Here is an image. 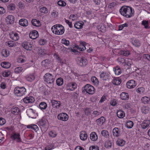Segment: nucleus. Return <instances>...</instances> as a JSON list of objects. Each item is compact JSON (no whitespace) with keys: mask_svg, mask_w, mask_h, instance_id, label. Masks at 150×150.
Returning a JSON list of instances; mask_svg holds the SVG:
<instances>
[{"mask_svg":"<svg viewBox=\"0 0 150 150\" xmlns=\"http://www.w3.org/2000/svg\"><path fill=\"white\" fill-rule=\"evenodd\" d=\"M119 12L122 15L128 18L131 17L134 13V10L131 7L125 6L121 7Z\"/></svg>","mask_w":150,"mask_h":150,"instance_id":"nucleus-1","label":"nucleus"},{"mask_svg":"<svg viewBox=\"0 0 150 150\" xmlns=\"http://www.w3.org/2000/svg\"><path fill=\"white\" fill-rule=\"evenodd\" d=\"M51 30L54 33L60 35L64 33V27L62 25L56 24L52 26Z\"/></svg>","mask_w":150,"mask_h":150,"instance_id":"nucleus-2","label":"nucleus"},{"mask_svg":"<svg viewBox=\"0 0 150 150\" xmlns=\"http://www.w3.org/2000/svg\"><path fill=\"white\" fill-rule=\"evenodd\" d=\"M45 81L47 84L53 85L55 80V77L52 74L46 73L43 76Z\"/></svg>","mask_w":150,"mask_h":150,"instance_id":"nucleus-3","label":"nucleus"},{"mask_svg":"<svg viewBox=\"0 0 150 150\" xmlns=\"http://www.w3.org/2000/svg\"><path fill=\"white\" fill-rule=\"evenodd\" d=\"M26 92V90L24 87H16L14 89V93L18 96H21L25 94Z\"/></svg>","mask_w":150,"mask_h":150,"instance_id":"nucleus-4","label":"nucleus"},{"mask_svg":"<svg viewBox=\"0 0 150 150\" xmlns=\"http://www.w3.org/2000/svg\"><path fill=\"white\" fill-rule=\"evenodd\" d=\"M83 92H85L86 93L92 95L94 94L95 92V89L92 86L89 84H86L82 89Z\"/></svg>","mask_w":150,"mask_h":150,"instance_id":"nucleus-5","label":"nucleus"},{"mask_svg":"<svg viewBox=\"0 0 150 150\" xmlns=\"http://www.w3.org/2000/svg\"><path fill=\"white\" fill-rule=\"evenodd\" d=\"M77 63L79 66L84 67L87 65L88 62L86 58L80 57L78 58Z\"/></svg>","mask_w":150,"mask_h":150,"instance_id":"nucleus-6","label":"nucleus"},{"mask_svg":"<svg viewBox=\"0 0 150 150\" xmlns=\"http://www.w3.org/2000/svg\"><path fill=\"white\" fill-rule=\"evenodd\" d=\"M22 46L27 50H31L33 49L32 45L30 42H24L22 44Z\"/></svg>","mask_w":150,"mask_h":150,"instance_id":"nucleus-7","label":"nucleus"},{"mask_svg":"<svg viewBox=\"0 0 150 150\" xmlns=\"http://www.w3.org/2000/svg\"><path fill=\"white\" fill-rule=\"evenodd\" d=\"M57 118L59 120L66 121L68 120V115L66 113H61L58 115Z\"/></svg>","mask_w":150,"mask_h":150,"instance_id":"nucleus-8","label":"nucleus"},{"mask_svg":"<svg viewBox=\"0 0 150 150\" xmlns=\"http://www.w3.org/2000/svg\"><path fill=\"white\" fill-rule=\"evenodd\" d=\"M122 132L121 129L118 127H115L112 130V134L114 137H118L121 136Z\"/></svg>","mask_w":150,"mask_h":150,"instance_id":"nucleus-9","label":"nucleus"},{"mask_svg":"<svg viewBox=\"0 0 150 150\" xmlns=\"http://www.w3.org/2000/svg\"><path fill=\"white\" fill-rule=\"evenodd\" d=\"M10 38L13 40L15 41L18 40L20 38L19 35L15 32H12L9 33Z\"/></svg>","mask_w":150,"mask_h":150,"instance_id":"nucleus-10","label":"nucleus"},{"mask_svg":"<svg viewBox=\"0 0 150 150\" xmlns=\"http://www.w3.org/2000/svg\"><path fill=\"white\" fill-rule=\"evenodd\" d=\"M100 78L103 80H107L110 78V76L108 73L103 71L100 75Z\"/></svg>","mask_w":150,"mask_h":150,"instance_id":"nucleus-11","label":"nucleus"},{"mask_svg":"<svg viewBox=\"0 0 150 150\" xmlns=\"http://www.w3.org/2000/svg\"><path fill=\"white\" fill-rule=\"evenodd\" d=\"M51 103L52 106L54 108H59L61 105V102L59 101H57L55 100H52L51 101Z\"/></svg>","mask_w":150,"mask_h":150,"instance_id":"nucleus-12","label":"nucleus"},{"mask_svg":"<svg viewBox=\"0 0 150 150\" xmlns=\"http://www.w3.org/2000/svg\"><path fill=\"white\" fill-rule=\"evenodd\" d=\"M126 85L128 88H134L136 85L135 82L134 80H132L128 81Z\"/></svg>","mask_w":150,"mask_h":150,"instance_id":"nucleus-13","label":"nucleus"},{"mask_svg":"<svg viewBox=\"0 0 150 150\" xmlns=\"http://www.w3.org/2000/svg\"><path fill=\"white\" fill-rule=\"evenodd\" d=\"M34 98L32 96L26 97L23 99V102L26 103H32L34 102Z\"/></svg>","mask_w":150,"mask_h":150,"instance_id":"nucleus-14","label":"nucleus"},{"mask_svg":"<svg viewBox=\"0 0 150 150\" xmlns=\"http://www.w3.org/2000/svg\"><path fill=\"white\" fill-rule=\"evenodd\" d=\"M11 138L12 139L16 140L17 142H21L20 135L18 133H14L11 135Z\"/></svg>","mask_w":150,"mask_h":150,"instance_id":"nucleus-15","label":"nucleus"},{"mask_svg":"<svg viewBox=\"0 0 150 150\" xmlns=\"http://www.w3.org/2000/svg\"><path fill=\"white\" fill-rule=\"evenodd\" d=\"M11 113L15 115H16L20 114V110L19 108L17 107H13L11 109Z\"/></svg>","mask_w":150,"mask_h":150,"instance_id":"nucleus-16","label":"nucleus"},{"mask_svg":"<svg viewBox=\"0 0 150 150\" xmlns=\"http://www.w3.org/2000/svg\"><path fill=\"white\" fill-rule=\"evenodd\" d=\"M29 36L30 38L33 39H34L37 38L39 36L38 32L36 30H33L31 32Z\"/></svg>","mask_w":150,"mask_h":150,"instance_id":"nucleus-17","label":"nucleus"},{"mask_svg":"<svg viewBox=\"0 0 150 150\" xmlns=\"http://www.w3.org/2000/svg\"><path fill=\"white\" fill-rule=\"evenodd\" d=\"M19 23L20 25L23 27L27 26L28 24V20L24 18L20 19L19 21Z\"/></svg>","mask_w":150,"mask_h":150,"instance_id":"nucleus-18","label":"nucleus"},{"mask_svg":"<svg viewBox=\"0 0 150 150\" xmlns=\"http://www.w3.org/2000/svg\"><path fill=\"white\" fill-rule=\"evenodd\" d=\"M120 98L122 100H128L129 98V94L127 93L122 92L120 95Z\"/></svg>","mask_w":150,"mask_h":150,"instance_id":"nucleus-19","label":"nucleus"},{"mask_svg":"<svg viewBox=\"0 0 150 150\" xmlns=\"http://www.w3.org/2000/svg\"><path fill=\"white\" fill-rule=\"evenodd\" d=\"M150 124L149 120H144L141 123V125L142 128L144 129L147 128Z\"/></svg>","mask_w":150,"mask_h":150,"instance_id":"nucleus-20","label":"nucleus"},{"mask_svg":"<svg viewBox=\"0 0 150 150\" xmlns=\"http://www.w3.org/2000/svg\"><path fill=\"white\" fill-rule=\"evenodd\" d=\"M26 80L29 82L33 81L35 79V76L33 74L27 75L25 77Z\"/></svg>","mask_w":150,"mask_h":150,"instance_id":"nucleus-21","label":"nucleus"},{"mask_svg":"<svg viewBox=\"0 0 150 150\" xmlns=\"http://www.w3.org/2000/svg\"><path fill=\"white\" fill-rule=\"evenodd\" d=\"M105 118L103 117L102 116L97 119L96 120V122L97 123V125H101L105 122Z\"/></svg>","mask_w":150,"mask_h":150,"instance_id":"nucleus-22","label":"nucleus"},{"mask_svg":"<svg viewBox=\"0 0 150 150\" xmlns=\"http://www.w3.org/2000/svg\"><path fill=\"white\" fill-rule=\"evenodd\" d=\"M27 114L29 117L32 118H34V115L35 114V112L34 110L32 109H28L27 111Z\"/></svg>","mask_w":150,"mask_h":150,"instance_id":"nucleus-23","label":"nucleus"},{"mask_svg":"<svg viewBox=\"0 0 150 150\" xmlns=\"http://www.w3.org/2000/svg\"><path fill=\"white\" fill-rule=\"evenodd\" d=\"M27 128L31 129L34 130L35 132H37L39 129L38 126L34 124H30L27 125Z\"/></svg>","mask_w":150,"mask_h":150,"instance_id":"nucleus-24","label":"nucleus"},{"mask_svg":"<svg viewBox=\"0 0 150 150\" xmlns=\"http://www.w3.org/2000/svg\"><path fill=\"white\" fill-rule=\"evenodd\" d=\"M90 139L93 141H95L98 139V137L96 133L95 132H93L90 134Z\"/></svg>","mask_w":150,"mask_h":150,"instance_id":"nucleus-25","label":"nucleus"},{"mask_svg":"<svg viewBox=\"0 0 150 150\" xmlns=\"http://www.w3.org/2000/svg\"><path fill=\"white\" fill-rule=\"evenodd\" d=\"M6 20V22L9 23H12L14 21V18L13 16L9 15L7 17Z\"/></svg>","mask_w":150,"mask_h":150,"instance_id":"nucleus-26","label":"nucleus"},{"mask_svg":"<svg viewBox=\"0 0 150 150\" xmlns=\"http://www.w3.org/2000/svg\"><path fill=\"white\" fill-rule=\"evenodd\" d=\"M68 86V87H69L68 89L71 91L74 90L77 87V85L75 83H69Z\"/></svg>","mask_w":150,"mask_h":150,"instance_id":"nucleus-27","label":"nucleus"},{"mask_svg":"<svg viewBox=\"0 0 150 150\" xmlns=\"http://www.w3.org/2000/svg\"><path fill=\"white\" fill-rule=\"evenodd\" d=\"M117 115L118 117L122 118L125 116V113L124 111L121 110H119L117 112Z\"/></svg>","mask_w":150,"mask_h":150,"instance_id":"nucleus-28","label":"nucleus"},{"mask_svg":"<svg viewBox=\"0 0 150 150\" xmlns=\"http://www.w3.org/2000/svg\"><path fill=\"white\" fill-rule=\"evenodd\" d=\"M142 103L144 104H147L150 102V98L147 96H144L141 99Z\"/></svg>","mask_w":150,"mask_h":150,"instance_id":"nucleus-29","label":"nucleus"},{"mask_svg":"<svg viewBox=\"0 0 150 150\" xmlns=\"http://www.w3.org/2000/svg\"><path fill=\"white\" fill-rule=\"evenodd\" d=\"M47 120L44 117H42L39 121V124L40 126L44 127L47 123Z\"/></svg>","mask_w":150,"mask_h":150,"instance_id":"nucleus-30","label":"nucleus"},{"mask_svg":"<svg viewBox=\"0 0 150 150\" xmlns=\"http://www.w3.org/2000/svg\"><path fill=\"white\" fill-rule=\"evenodd\" d=\"M119 54L125 57H127L130 55V52L129 50L121 51H120Z\"/></svg>","mask_w":150,"mask_h":150,"instance_id":"nucleus-31","label":"nucleus"},{"mask_svg":"<svg viewBox=\"0 0 150 150\" xmlns=\"http://www.w3.org/2000/svg\"><path fill=\"white\" fill-rule=\"evenodd\" d=\"M31 23L34 26L36 27H39L40 25V21L39 20H37L36 19H32L31 21Z\"/></svg>","mask_w":150,"mask_h":150,"instance_id":"nucleus-32","label":"nucleus"},{"mask_svg":"<svg viewBox=\"0 0 150 150\" xmlns=\"http://www.w3.org/2000/svg\"><path fill=\"white\" fill-rule=\"evenodd\" d=\"M1 65L2 67L6 69L9 68L11 66L10 63L7 62H2L1 63Z\"/></svg>","mask_w":150,"mask_h":150,"instance_id":"nucleus-33","label":"nucleus"},{"mask_svg":"<svg viewBox=\"0 0 150 150\" xmlns=\"http://www.w3.org/2000/svg\"><path fill=\"white\" fill-rule=\"evenodd\" d=\"M80 137L81 139L82 140H86L87 138V134L85 132H82L80 134Z\"/></svg>","mask_w":150,"mask_h":150,"instance_id":"nucleus-34","label":"nucleus"},{"mask_svg":"<svg viewBox=\"0 0 150 150\" xmlns=\"http://www.w3.org/2000/svg\"><path fill=\"white\" fill-rule=\"evenodd\" d=\"M50 63V60L49 59H47L43 60L41 62V65L44 67L48 66Z\"/></svg>","mask_w":150,"mask_h":150,"instance_id":"nucleus-35","label":"nucleus"},{"mask_svg":"<svg viewBox=\"0 0 150 150\" xmlns=\"http://www.w3.org/2000/svg\"><path fill=\"white\" fill-rule=\"evenodd\" d=\"M82 22L83 23H81L79 22H76L74 24V27L77 29L82 28H83V22Z\"/></svg>","mask_w":150,"mask_h":150,"instance_id":"nucleus-36","label":"nucleus"},{"mask_svg":"<svg viewBox=\"0 0 150 150\" xmlns=\"http://www.w3.org/2000/svg\"><path fill=\"white\" fill-rule=\"evenodd\" d=\"M76 47L80 51H83L86 49L85 47V43H83L82 44L80 45L79 46H76Z\"/></svg>","mask_w":150,"mask_h":150,"instance_id":"nucleus-37","label":"nucleus"},{"mask_svg":"<svg viewBox=\"0 0 150 150\" xmlns=\"http://www.w3.org/2000/svg\"><path fill=\"white\" fill-rule=\"evenodd\" d=\"M125 142L122 139H119L117 141V145L120 146H123L125 144Z\"/></svg>","mask_w":150,"mask_h":150,"instance_id":"nucleus-38","label":"nucleus"},{"mask_svg":"<svg viewBox=\"0 0 150 150\" xmlns=\"http://www.w3.org/2000/svg\"><path fill=\"white\" fill-rule=\"evenodd\" d=\"M7 8L9 11H12L15 9L16 6L14 4L11 3L8 5Z\"/></svg>","mask_w":150,"mask_h":150,"instance_id":"nucleus-39","label":"nucleus"},{"mask_svg":"<svg viewBox=\"0 0 150 150\" xmlns=\"http://www.w3.org/2000/svg\"><path fill=\"white\" fill-rule=\"evenodd\" d=\"M121 82V79L118 78H116L114 79L112 81L113 83L115 85H117L120 84Z\"/></svg>","mask_w":150,"mask_h":150,"instance_id":"nucleus-40","label":"nucleus"},{"mask_svg":"<svg viewBox=\"0 0 150 150\" xmlns=\"http://www.w3.org/2000/svg\"><path fill=\"white\" fill-rule=\"evenodd\" d=\"M113 71L115 72V74L117 75H119L121 73V69L118 67L113 68Z\"/></svg>","mask_w":150,"mask_h":150,"instance_id":"nucleus-41","label":"nucleus"},{"mask_svg":"<svg viewBox=\"0 0 150 150\" xmlns=\"http://www.w3.org/2000/svg\"><path fill=\"white\" fill-rule=\"evenodd\" d=\"M2 55L5 57H7L9 55L8 51L6 49H3L1 52Z\"/></svg>","mask_w":150,"mask_h":150,"instance_id":"nucleus-42","label":"nucleus"},{"mask_svg":"<svg viewBox=\"0 0 150 150\" xmlns=\"http://www.w3.org/2000/svg\"><path fill=\"white\" fill-rule=\"evenodd\" d=\"M141 110L142 112L145 114L148 113L149 112V108L148 107L143 106L141 108Z\"/></svg>","mask_w":150,"mask_h":150,"instance_id":"nucleus-43","label":"nucleus"},{"mask_svg":"<svg viewBox=\"0 0 150 150\" xmlns=\"http://www.w3.org/2000/svg\"><path fill=\"white\" fill-rule=\"evenodd\" d=\"M101 134L102 135L106 138H108L109 137V132L106 130H103L101 131Z\"/></svg>","mask_w":150,"mask_h":150,"instance_id":"nucleus-44","label":"nucleus"},{"mask_svg":"<svg viewBox=\"0 0 150 150\" xmlns=\"http://www.w3.org/2000/svg\"><path fill=\"white\" fill-rule=\"evenodd\" d=\"M23 70V68L21 67H16L14 70L16 74H18L21 73Z\"/></svg>","mask_w":150,"mask_h":150,"instance_id":"nucleus-45","label":"nucleus"},{"mask_svg":"<svg viewBox=\"0 0 150 150\" xmlns=\"http://www.w3.org/2000/svg\"><path fill=\"white\" fill-rule=\"evenodd\" d=\"M47 104L46 103L42 102L39 105V107L41 110L45 109L47 107Z\"/></svg>","mask_w":150,"mask_h":150,"instance_id":"nucleus-46","label":"nucleus"},{"mask_svg":"<svg viewBox=\"0 0 150 150\" xmlns=\"http://www.w3.org/2000/svg\"><path fill=\"white\" fill-rule=\"evenodd\" d=\"M132 43L133 45L137 47H139L140 45V42L138 40L135 39L134 40L132 41Z\"/></svg>","mask_w":150,"mask_h":150,"instance_id":"nucleus-47","label":"nucleus"},{"mask_svg":"<svg viewBox=\"0 0 150 150\" xmlns=\"http://www.w3.org/2000/svg\"><path fill=\"white\" fill-rule=\"evenodd\" d=\"M57 85L58 86H61L63 83V79L62 78H58L56 80Z\"/></svg>","mask_w":150,"mask_h":150,"instance_id":"nucleus-48","label":"nucleus"},{"mask_svg":"<svg viewBox=\"0 0 150 150\" xmlns=\"http://www.w3.org/2000/svg\"><path fill=\"white\" fill-rule=\"evenodd\" d=\"M134 125L133 122L131 121H128L126 123V126L127 127L131 128Z\"/></svg>","mask_w":150,"mask_h":150,"instance_id":"nucleus-49","label":"nucleus"},{"mask_svg":"<svg viewBox=\"0 0 150 150\" xmlns=\"http://www.w3.org/2000/svg\"><path fill=\"white\" fill-rule=\"evenodd\" d=\"M91 81L95 85H98L99 81L98 79L95 76L92 77L91 79Z\"/></svg>","mask_w":150,"mask_h":150,"instance_id":"nucleus-50","label":"nucleus"},{"mask_svg":"<svg viewBox=\"0 0 150 150\" xmlns=\"http://www.w3.org/2000/svg\"><path fill=\"white\" fill-rule=\"evenodd\" d=\"M142 24L144 26L145 28L149 29L150 28V27L149 26V22L148 21H142Z\"/></svg>","mask_w":150,"mask_h":150,"instance_id":"nucleus-51","label":"nucleus"},{"mask_svg":"<svg viewBox=\"0 0 150 150\" xmlns=\"http://www.w3.org/2000/svg\"><path fill=\"white\" fill-rule=\"evenodd\" d=\"M112 145V142L110 140L107 141L105 144V146L106 148H110Z\"/></svg>","mask_w":150,"mask_h":150,"instance_id":"nucleus-52","label":"nucleus"},{"mask_svg":"<svg viewBox=\"0 0 150 150\" xmlns=\"http://www.w3.org/2000/svg\"><path fill=\"white\" fill-rule=\"evenodd\" d=\"M38 42L40 45H43L46 44L47 41L44 39H41L39 40Z\"/></svg>","mask_w":150,"mask_h":150,"instance_id":"nucleus-53","label":"nucleus"},{"mask_svg":"<svg viewBox=\"0 0 150 150\" xmlns=\"http://www.w3.org/2000/svg\"><path fill=\"white\" fill-rule=\"evenodd\" d=\"M132 62L131 59H127L126 60L125 64H124V65H127L128 66L130 67L132 64Z\"/></svg>","mask_w":150,"mask_h":150,"instance_id":"nucleus-54","label":"nucleus"},{"mask_svg":"<svg viewBox=\"0 0 150 150\" xmlns=\"http://www.w3.org/2000/svg\"><path fill=\"white\" fill-rule=\"evenodd\" d=\"M145 91V88L142 87H141L138 88L137 89V92L140 94H142Z\"/></svg>","mask_w":150,"mask_h":150,"instance_id":"nucleus-55","label":"nucleus"},{"mask_svg":"<svg viewBox=\"0 0 150 150\" xmlns=\"http://www.w3.org/2000/svg\"><path fill=\"white\" fill-rule=\"evenodd\" d=\"M11 72L10 71H5L3 73V76L4 77H7L8 76L11 74Z\"/></svg>","mask_w":150,"mask_h":150,"instance_id":"nucleus-56","label":"nucleus"},{"mask_svg":"<svg viewBox=\"0 0 150 150\" xmlns=\"http://www.w3.org/2000/svg\"><path fill=\"white\" fill-rule=\"evenodd\" d=\"M6 45L10 47H12L14 46V42L12 41H9L6 42Z\"/></svg>","mask_w":150,"mask_h":150,"instance_id":"nucleus-57","label":"nucleus"},{"mask_svg":"<svg viewBox=\"0 0 150 150\" xmlns=\"http://www.w3.org/2000/svg\"><path fill=\"white\" fill-rule=\"evenodd\" d=\"M40 11L44 13H48L47 9L45 7L41 8L40 9Z\"/></svg>","mask_w":150,"mask_h":150,"instance_id":"nucleus-58","label":"nucleus"},{"mask_svg":"<svg viewBox=\"0 0 150 150\" xmlns=\"http://www.w3.org/2000/svg\"><path fill=\"white\" fill-rule=\"evenodd\" d=\"M54 145L53 144H51L50 145L47 146L45 148V150H51L54 149Z\"/></svg>","mask_w":150,"mask_h":150,"instance_id":"nucleus-59","label":"nucleus"},{"mask_svg":"<svg viewBox=\"0 0 150 150\" xmlns=\"http://www.w3.org/2000/svg\"><path fill=\"white\" fill-rule=\"evenodd\" d=\"M128 26V24L126 23H125L123 24L120 25L119 26V30H121L123 28L125 27H127Z\"/></svg>","mask_w":150,"mask_h":150,"instance_id":"nucleus-60","label":"nucleus"},{"mask_svg":"<svg viewBox=\"0 0 150 150\" xmlns=\"http://www.w3.org/2000/svg\"><path fill=\"white\" fill-rule=\"evenodd\" d=\"M117 4V3L114 2H112L109 4L108 6V8L110 9H112L115 7Z\"/></svg>","mask_w":150,"mask_h":150,"instance_id":"nucleus-61","label":"nucleus"},{"mask_svg":"<svg viewBox=\"0 0 150 150\" xmlns=\"http://www.w3.org/2000/svg\"><path fill=\"white\" fill-rule=\"evenodd\" d=\"M126 60L125 59H124L121 57H119L117 59V62H119L124 64H125Z\"/></svg>","mask_w":150,"mask_h":150,"instance_id":"nucleus-62","label":"nucleus"},{"mask_svg":"<svg viewBox=\"0 0 150 150\" xmlns=\"http://www.w3.org/2000/svg\"><path fill=\"white\" fill-rule=\"evenodd\" d=\"M25 61V60L22 56L18 57L17 60V61L18 62L21 63H24Z\"/></svg>","mask_w":150,"mask_h":150,"instance_id":"nucleus-63","label":"nucleus"},{"mask_svg":"<svg viewBox=\"0 0 150 150\" xmlns=\"http://www.w3.org/2000/svg\"><path fill=\"white\" fill-rule=\"evenodd\" d=\"M89 150H99V149L97 146H92L90 147Z\"/></svg>","mask_w":150,"mask_h":150,"instance_id":"nucleus-64","label":"nucleus"}]
</instances>
